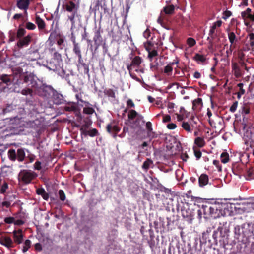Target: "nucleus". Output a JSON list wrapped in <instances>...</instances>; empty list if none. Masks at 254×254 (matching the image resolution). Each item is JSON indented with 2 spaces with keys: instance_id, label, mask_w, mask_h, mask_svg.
I'll return each mask as SVG.
<instances>
[{
  "instance_id": "obj_1",
  "label": "nucleus",
  "mask_w": 254,
  "mask_h": 254,
  "mask_svg": "<svg viewBox=\"0 0 254 254\" xmlns=\"http://www.w3.org/2000/svg\"><path fill=\"white\" fill-rule=\"evenodd\" d=\"M37 174L30 170H22L18 174V180L24 184H30L32 180L36 178Z\"/></svg>"
},
{
  "instance_id": "obj_2",
  "label": "nucleus",
  "mask_w": 254,
  "mask_h": 254,
  "mask_svg": "<svg viewBox=\"0 0 254 254\" xmlns=\"http://www.w3.org/2000/svg\"><path fill=\"white\" fill-rule=\"evenodd\" d=\"M12 74L11 76L12 77V82L15 86L14 90L15 92H19V90H17L16 86H19L22 83V76L24 74L23 69L20 67H15L12 68Z\"/></svg>"
},
{
  "instance_id": "obj_3",
  "label": "nucleus",
  "mask_w": 254,
  "mask_h": 254,
  "mask_svg": "<svg viewBox=\"0 0 254 254\" xmlns=\"http://www.w3.org/2000/svg\"><path fill=\"white\" fill-rule=\"evenodd\" d=\"M8 157L12 161L17 160L19 162H22L25 158V153L23 148H18L16 152L14 149H10L8 151Z\"/></svg>"
},
{
  "instance_id": "obj_4",
  "label": "nucleus",
  "mask_w": 254,
  "mask_h": 254,
  "mask_svg": "<svg viewBox=\"0 0 254 254\" xmlns=\"http://www.w3.org/2000/svg\"><path fill=\"white\" fill-rule=\"evenodd\" d=\"M181 214L183 218L188 221H191L194 219V212L192 209H190L187 204H183L181 208Z\"/></svg>"
},
{
  "instance_id": "obj_5",
  "label": "nucleus",
  "mask_w": 254,
  "mask_h": 254,
  "mask_svg": "<svg viewBox=\"0 0 254 254\" xmlns=\"http://www.w3.org/2000/svg\"><path fill=\"white\" fill-rule=\"evenodd\" d=\"M120 127L117 125L115 121H113L106 126V130L109 133H113L114 138H116L117 134L120 131Z\"/></svg>"
},
{
  "instance_id": "obj_6",
  "label": "nucleus",
  "mask_w": 254,
  "mask_h": 254,
  "mask_svg": "<svg viewBox=\"0 0 254 254\" xmlns=\"http://www.w3.org/2000/svg\"><path fill=\"white\" fill-rule=\"evenodd\" d=\"M92 123V122L91 119L89 117H87L80 122V125L76 126L77 127H80L79 129L81 135L87 130V129L90 127Z\"/></svg>"
},
{
  "instance_id": "obj_7",
  "label": "nucleus",
  "mask_w": 254,
  "mask_h": 254,
  "mask_svg": "<svg viewBox=\"0 0 254 254\" xmlns=\"http://www.w3.org/2000/svg\"><path fill=\"white\" fill-rule=\"evenodd\" d=\"M142 62V59L140 57L136 56L132 60L130 64H128L127 65V70L129 71V74L131 77H133L131 73L133 67H138Z\"/></svg>"
},
{
  "instance_id": "obj_8",
  "label": "nucleus",
  "mask_w": 254,
  "mask_h": 254,
  "mask_svg": "<svg viewBox=\"0 0 254 254\" xmlns=\"http://www.w3.org/2000/svg\"><path fill=\"white\" fill-rule=\"evenodd\" d=\"M32 35L28 34L27 36L19 38L16 45L19 48H22L24 47L28 46L31 43L32 40Z\"/></svg>"
},
{
  "instance_id": "obj_9",
  "label": "nucleus",
  "mask_w": 254,
  "mask_h": 254,
  "mask_svg": "<svg viewBox=\"0 0 254 254\" xmlns=\"http://www.w3.org/2000/svg\"><path fill=\"white\" fill-rule=\"evenodd\" d=\"M231 67L232 72L236 78H239L243 76L244 71L241 68L239 64L236 62H232Z\"/></svg>"
},
{
  "instance_id": "obj_10",
  "label": "nucleus",
  "mask_w": 254,
  "mask_h": 254,
  "mask_svg": "<svg viewBox=\"0 0 254 254\" xmlns=\"http://www.w3.org/2000/svg\"><path fill=\"white\" fill-rule=\"evenodd\" d=\"M16 196L14 194H5L3 201L1 203V207L8 208L11 206V203L15 199Z\"/></svg>"
},
{
  "instance_id": "obj_11",
  "label": "nucleus",
  "mask_w": 254,
  "mask_h": 254,
  "mask_svg": "<svg viewBox=\"0 0 254 254\" xmlns=\"http://www.w3.org/2000/svg\"><path fill=\"white\" fill-rule=\"evenodd\" d=\"M93 41L95 45L94 53H95L102 42V38L101 35L100 29L96 30L94 32Z\"/></svg>"
},
{
  "instance_id": "obj_12",
  "label": "nucleus",
  "mask_w": 254,
  "mask_h": 254,
  "mask_svg": "<svg viewBox=\"0 0 254 254\" xmlns=\"http://www.w3.org/2000/svg\"><path fill=\"white\" fill-rule=\"evenodd\" d=\"M64 7L65 10L70 13L74 12H78V6L76 5L75 3L72 1H69L66 2Z\"/></svg>"
},
{
  "instance_id": "obj_13",
  "label": "nucleus",
  "mask_w": 254,
  "mask_h": 254,
  "mask_svg": "<svg viewBox=\"0 0 254 254\" xmlns=\"http://www.w3.org/2000/svg\"><path fill=\"white\" fill-rule=\"evenodd\" d=\"M80 15L76 12L69 14L67 15L68 19L70 21L71 24V29H75L76 28L77 21L78 20H80Z\"/></svg>"
},
{
  "instance_id": "obj_14",
  "label": "nucleus",
  "mask_w": 254,
  "mask_h": 254,
  "mask_svg": "<svg viewBox=\"0 0 254 254\" xmlns=\"http://www.w3.org/2000/svg\"><path fill=\"white\" fill-rule=\"evenodd\" d=\"M28 83V84L31 85L32 87L35 86L36 84V81L35 80L34 75L32 74H25L24 73L23 76H22V83Z\"/></svg>"
},
{
  "instance_id": "obj_15",
  "label": "nucleus",
  "mask_w": 254,
  "mask_h": 254,
  "mask_svg": "<svg viewBox=\"0 0 254 254\" xmlns=\"http://www.w3.org/2000/svg\"><path fill=\"white\" fill-rule=\"evenodd\" d=\"M24 126L27 128H31L34 129H37L41 127V123L40 120L36 119L33 121L25 122Z\"/></svg>"
},
{
  "instance_id": "obj_16",
  "label": "nucleus",
  "mask_w": 254,
  "mask_h": 254,
  "mask_svg": "<svg viewBox=\"0 0 254 254\" xmlns=\"http://www.w3.org/2000/svg\"><path fill=\"white\" fill-rule=\"evenodd\" d=\"M30 0H17V6L20 9L24 10V13L27 15V10L28 9Z\"/></svg>"
},
{
  "instance_id": "obj_17",
  "label": "nucleus",
  "mask_w": 254,
  "mask_h": 254,
  "mask_svg": "<svg viewBox=\"0 0 254 254\" xmlns=\"http://www.w3.org/2000/svg\"><path fill=\"white\" fill-rule=\"evenodd\" d=\"M53 103L57 105H60L64 103L65 100L61 94L55 92L53 94Z\"/></svg>"
},
{
  "instance_id": "obj_18",
  "label": "nucleus",
  "mask_w": 254,
  "mask_h": 254,
  "mask_svg": "<svg viewBox=\"0 0 254 254\" xmlns=\"http://www.w3.org/2000/svg\"><path fill=\"white\" fill-rule=\"evenodd\" d=\"M13 238L14 242L17 244H19L21 243L23 239V235L22 234V230L19 229L18 231H14Z\"/></svg>"
},
{
  "instance_id": "obj_19",
  "label": "nucleus",
  "mask_w": 254,
  "mask_h": 254,
  "mask_svg": "<svg viewBox=\"0 0 254 254\" xmlns=\"http://www.w3.org/2000/svg\"><path fill=\"white\" fill-rule=\"evenodd\" d=\"M198 206L201 208L203 211V217L204 218H208L209 215H210L209 210H211V204L205 203V204H202V205H199Z\"/></svg>"
},
{
  "instance_id": "obj_20",
  "label": "nucleus",
  "mask_w": 254,
  "mask_h": 254,
  "mask_svg": "<svg viewBox=\"0 0 254 254\" xmlns=\"http://www.w3.org/2000/svg\"><path fill=\"white\" fill-rule=\"evenodd\" d=\"M73 51L77 56L78 59L82 58L81 48L80 44L77 43L74 39L73 40Z\"/></svg>"
},
{
  "instance_id": "obj_21",
  "label": "nucleus",
  "mask_w": 254,
  "mask_h": 254,
  "mask_svg": "<svg viewBox=\"0 0 254 254\" xmlns=\"http://www.w3.org/2000/svg\"><path fill=\"white\" fill-rule=\"evenodd\" d=\"M242 230V237H249L252 235V231L250 229V226L249 225L243 224L241 226Z\"/></svg>"
},
{
  "instance_id": "obj_22",
  "label": "nucleus",
  "mask_w": 254,
  "mask_h": 254,
  "mask_svg": "<svg viewBox=\"0 0 254 254\" xmlns=\"http://www.w3.org/2000/svg\"><path fill=\"white\" fill-rule=\"evenodd\" d=\"M0 243L6 247L10 248L14 247L13 242L12 239L9 237L2 238L0 240Z\"/></svg>"
},
{
  "instance_id": "obj_23",
  "label": "nucleus",
  "mask_w": 254,
  "mask_h": 254,
  "mask_svg": "<svg viewBox=\"0 0 254 254\" xmlns=\"http://www.w3.org/2000/svg\"><path fill=\"white\" fill-rule=\"evenodd\" d=\"M203 106L202 100L200 98H198L193 101L192 108L194 111H199Z\"/></svg>"
},
{
  "instance_id": "obj_24",
  "label": "nucleus",
  "mask_w": 254,
  "mask_h": 254,
  "mask_svg": "<svg viewBox=\"0 0 254 254\" xmlns=\"http://www.w3.org/2000/svg\"><path fill=\"white\" fill-rule=\"evenodd\" d=\"M78 62L79 64L78 67L83 68L84 74L89 76V65L84 62L82 58L78 59Z\"/></svg>"
},
{
  "instance_id": "obj_25",
  "label": "nucleus",
  "mask_w": 254,
  "mask_h": 254,
  "mask_svg": "<svg viewBox=\"0 0 254 254\" xmlns=\"http://www.w3.org/2000/svg\"><path fill=\"white\" fill-rule=\"evenodd\" d=\"M9 188L8 183L0 177V193L4 194Z\"/></svg>"
},
{
  "instance_id": "obj_26",
  "label": "nucleus",
  "mask_w": 254,
  "mask_h": 254,
  "mask_svg": "<svg viewBox=\"0 0 254 254\" xmlns=\"http://www.w3.org/2000/svg\"><path fill=\"white\" fill-rule=\"evenodd\" d=\"M250 107L248 103H244L241 107L240 112L243 117V121L245 122V119L246 118V115L250 113Z\"/></svg>"
},
{
  "instance_id": "obj_27",
  "label": "nucleus",
  "mask_w": 254,
  "mask_h": 254,
  "mask_svg": "<svg viewBox=\"0 0 254 254\" xmlns=\"http://www.w3.org/2000/svg\"><path fill=\"white\" fill-rule=\"evenodd\" d=\"M209 181L208 176L206 174H202L199 177V185L201 187L206 186Z\"/></svg>"
},
{
  "instance_id": "obj_28",
  "label": "nucleus",
  "mask_w": 254,
  "mask_h": 254,
  "mask_svg": "<svg viewBox=\"0 0 254 254\" xmlns=\"http://www.w3.org/2000/svg\"><path fill=\"white\" fill-rule=\"evenodd\" d=\"M35 22L37 24L40 31L45 29L46 24L45 21L39 15H36L35 17Z\"/></svg>"
},
{
  "instance_id": "obj_29",
  "label": "nucleus",
  "mask_w": 254,
  "mask_h": 254,
  "mask_svg": "<svg viewBox=\"0 0 254 254\" xmlns=\"http://www.w3.org/2000/svg\"><path fill=\"white\" fill-rule=\"evenodd\" d=\"M36 192L38 195H41L45 200H48L49 198V194L45 191L44 188H37L36 190Z\"/></svg>"
},
{
  "instance_id": "obj_30",
  "label": "nucleus",
  "mask_w": 254,
  "mask_h": 254,
  "mask_svg": "<svg viewBox=\"0 0 254 254\" xmlns=\"http://www.w3.org/2000/svg\"><path fill=\"white\" fill-rule=\"evenodd\" d=\"M11 75H8L7 74H2L0 76V80L2 81V83L3 84H6V85L9 86L11 84L12 82V80L11 78Z\"/></svg>"
},
{
  "instance_id": "obj_31",
  "label": "nucleus",
  "mask_w": 254,
  "mask_h": 254,
  "mask_svg": "<svg viewBox=\"0 0 254 254\" xmlns=\"http://www.w3.org/2000/svg\"><path fill=\"white\" fill-rule=\"evenodd\" d=\"M193 59L198 64H203L206 61V56L199 53H196Z\"/></svg>"
},
{
  "instance_id": "obj_32",
  "label": "nucleus",
  "mask_w": 254,
  "mask_h": 254,
  "mask_svg": "<svg viewBox=\"0 0 254 254\" xmlns=\"http://www.w3.org/2000/svg\"><path fill=\"white\" fill-rule=\"evenodd\" d=\"M228 237L227 235H220L218 243L222 248H225L226 246L228 244Z\"/></svg>"
},
{
  "instance_id": "obj_33",
  "label": "nucleus",
  "mask_w": 254,
  "mask_h": 254,
  "mask_svg": "<svg viewBox=\"0 0 254 254\" xmlns=\"http://www.w3.org/2000/svg\"><path fill=\"white\" fill-rule=\"evenodd\" d=\"M16 106L13 104H8L2 110V113L6 114L13 112L15 109Z\"/></svg>"
},
{
  "instance_id": "obj_34",
  "label": "nucleus",
  "mask_w": 254,
  "mask_h": 254,
  "mask_svg": "<svg viewBox=\"0 0 254 254\" xmlns=\"http://www.w3.org/2000/svg\"><path fill=\"white\" fill-rule=\"evenodd\" d=\"M194 144L198 147H203L205 145L204 138L200 137H196L194 140Z\"/></svg>"
},
{
  "instance_id": "obj_35",
  "label": "nucleus",
  "mask_w": 254,
  "mask_h": 254,
  "mask_svg": "<svg viewBox=\"0 0 254 254\" xmlns=\"http://www.w3.org/2000/svg\"><path fill=\"white\" fill-rule=\"evenodd\" d=\"M98 134V131L96 128H93L89 130H87L85 132H84L82 135L84 136L89 135L90 137H95Z\"/></svg>"
},
{
  "instance_id": "obj_36",
  "label": "nucleus",
  "mask_w": 254,
  "mask_h": 254,
  "mask_svg": "<svg viewBox=\"0 0 254 254\" xmlns=\"http://www.w3.org/2000/svg\"><path fill=\"white\" fill-rule=\"evenodd\" d=\"M252 14V9L250 8H247L245 11L241 12V16L244 19H249Z\"/></svg>"
},
{
  "instance_id": "obj_37",
  "label": "nucleus",
  "mask_w": 254,
  "mask_h": 254,
  "mask_svg": "<svg viewBox=\"0 0 254 254\" xmlns=\"http://www.w3.org/2000/svg\"><path fill=\"white\" fill-rule=\"evenodd\" d=\"M182 127L188 132H191L193 130V127L186 122H183L181 125Z\"/></svg>"
},
{
  "instance_id": "obj_38",
  "label": "nucleus",
  "mask_w": 254,
  "mask_h": 254,
  "mask_svg": "<svg viewBox=\"0 0 254 254\" xmlns=\"http://www.w3.org/2000/svg\"><path fill=\"white\" fill-rule=\"evenodd\" d=\"M178 63V61L176 62H171L169 63L167 65H166L164 68V72L167 74H169L171 73L173 71L172 65L174 64H177Z\"/></svg>"
},
{
  "instance_id": "obj_39",
  "label": "nucleus",
  "mask_w": 254,
  "mask_h": 254,
  "mask_svg": "<svg viewBox=\"0 0 254 254\" xmlns=\"http://www.w3.org/2000/svg\"><path fill=\"white\" fill-rule=\"evenodd\" d=\"M244 84L240 83L237 84V87L239 88V91L237 93V98L240 99L241 96L244 95L245 93V90L243 88Z\"/></svg>"
},
{
  "instance_id": "obj_40",
  "label": "nucleus",
  "mask_w": 254,
  "mask_h": 254,
  "mask_svg": "<svg viewBox=\"0 0 254 254\" xmlns=\"http://www.w3.org/2000/svg\"><path fill=\"white\" fill-rule=\"evenodd\" d=\"M223 228L222 227H219L217 230L214 231L212 235V237L214 239V242L216 245L218 244V231H220L221 234H222V231Z\"/></svg>"
},
{
  "instance_id": "obj_41",
  "label": "nucleus",
  "mask_w": 254,
  "mask_h": 254,
  "mask_svg": "<svg viewBox=\"0 0 254 254\" xmlns=\"http://www.w3.org/2000/svg\"><path fill=\"white\" fill-rule=\"evenodd\" d=\"M228 39L229 40L232 44V45H233V44L237 41V40L236 39V36L235 35V34L233 32H230L228 34Z\"/></svg>"
},
{
  "instance_id": "obj_42",
  "label": "nucleus",
  "mask_w": 254,
  "mask_h": 254,
  "mask_svg": "<svg viewBox=\"0 0 254 254\" xmlns=\"http://www.w3.org/2000/svg\"><path fill=\"white\" fill-rule=\"evenodd\" d=\"M221 161L223 163H226L229 161V156L227 152H224L220 155Z\"/></svg>"
},
{
  "instance_id": "obj_43",
  "label": "nucleus",
  "mask_w": 254,
  "mask_h": 254,
  "mask_svg": "<svg viewBox=\"0 0 254 254\" xmlns=\"http://www.w3.org/2000/svg\"><path fill=\"white\" fill-rule=\"evenodd\" d=\"M175 7L173 5L167 6L164 8V11L165 14H172L174 12Z\"/></svg>"
},
{
  "instance_id": "obj_44",
  "label": "nucleus",
  "mask_w": 254,
  "mask_h": 254,
  "mask_svg": "<svg viewBox=\"0 0 254 254\" xmlns=\"http://www.w3.org/2000/svg\"><path fill=\"white\" fill-rule=\"evenodd\" d=\"M245 178L247 180H251L254 179V175L253 173V169L251 168L247 170L245 175Z\"/></svg>"
},
{
  "instance_id": "obj_45",
  "label": "nucleus",
  "mask_w": 254,
  "mask_h": 254,
  "mask_svg": "<svg viewBox=\"0 0 254 254\" xmlns=\"http://www.w3.org/2000/svg\"><path fill=\"white\" fill-rule=\"evenodd\" d=\"M26 33V30L24 28L21 27L20 26L16 33L17 38L19 39L23 37V36L25 35Z\"/></svg>"
},
{
  "instance_id": "obj_46",
  "label": "nucleus",
  "mask_w": 254,
  "mask_h": 254,
  "mask_svg": "<svg viewBox=\"0 0 254 254\" xmlns=\"http://www.w3.org/2000/svg\"><path fill=\"white\" fill-rule=\"evenodd\" d=\"M158 55V51L155 48L153 49H152L150 51H149L148 54V58L150 61L152 60L153 57L157 56Z\"/></svg>"
},
{
  "instance_id": "obj_47",
  "label": "nucleus",
  "mask_w": 254,
  "mask_h": 254,
  "mask_svg": "<svg viewBox=\"0 0 254 254\" xmlns=\"http://www.w3.org/2000/svg\"><path fill=\"white\" fill-rule=\"evenodd\" d=\"M217 34L216 33H214V35H210L209 37L207 38V40H209V44H210V46L209 47V49H210L213 45V43H215V40L217 38Z\"/></svg>"
},
{
  "instance_id": "obj_48",
  "label": "nucleus",
  "mask_w": 254,
  "mask_h": 254,
  "mask_svg": "<svg viewBox=\"0 0 254 254\" xmlns=\"http://www.w3.org/2000/svg\"><path fill=\"white\" fill-rule=\"evenodd\" d=\"M104 92L105 95L109 97H111L114 99H115L116 97L115 93L114 91V90L112 89H105L104 90Z\"/></svg>"
},
{
  "instance_id": "obj_49",
  "label": "nucleus",
  "mask_w": 254,
  "mask_h": 254,
  "mask_svg": "<svg viewBox=\"0 0 254 254\" xmlns=\"http://www.w3.org/2000/svg\"><path fill=\"white\" fill-rule=\"evenodd\" d=\"M153 163V161L151 159L147 158L145 161L142 166V168L145 170H148L150 167V166Z\"/></svg>"
},
{
  "instance_id": "obj_50",
  "label": "nucleus",
  "mask_w": 254,
  "mask_h": 254,
  "mask_svg": "<svg viewBox=\"0 0 254 254\" xmlns=\"http://www.w3.org/2000/svg\"><path fill=\"white\" fill-rule=\"evenodd\" d=\"M58 74L61 77L65 78L67 81H68V83H69L70 75L69 74H66V72L64 70L62 69L61 71L59 72Z\"/></svg>"
},
{
  "instance_id": "obj_51",
  "label": "nucleus",
  "mask_w": 254,
  "mask_h": 254,
  "mask_svg": "<svg viewBox=\"0 0 254 254\" xmlns=\"http://www.w3.org/2000/svg\"><path fill=\"white\" fill-rule=\"evenodd\" d=\"M31 242L30 240L27 239L26 240L23 245L22 248V252L23 253L26 252L28 249L31 247Z\"/></svg>"
},
{
  "instance_id": "obj_52",
  "label": "nucleus",
  "mask_w": 254,
  "mask_h": 254,
  "mask_svg": "<svg viewBox=\"0 0 254 254\" xmlns=\"http://www.w3.org/2000/svg\"><path fill=\"white\" fill-rule=\"evenodd\" d=\"M211 210L210 211V215L209 217H211L214 218H216L218 217V215H216V213L217 211V209L216 208L215 206H213L211 205Z\"/></svg>"
},
{
  "instance_id": "obj_53",
  "label": "nucleus",
  "mask_w": 254,
  "mask_h": 254,
  "mask_svg": "<svg viewBox=\"0 0 254 254\" xmlns=\"http://www.w3.org/2000/svg\"><path fill=\"white\" fill-rule=\"evenodd\" d=\"M83 112L84 114L87 115H91L95 112V110L90 107H85L83 109Z\"/></svg>"
},
{
  "instance_id": "obj_54",
  "label": "nucleus",
  "mask_w": 254,
  "mask_h": 254,
  "mask_svg": "<svg viewBox=\"0 0 254 254\" xmlns=\"http://www.w3.org/2000/svg\"><path fill=\"white\" fill-rule=\"evenodd\" d=\"M8 42H12L15 40L16 37V33L12 31H9L8 32Z\"/></svg>"
},
{
  "instance_id": "obj_55",
  "label": "nucleus",
  "mask_w": 254,
  "mask_h": 254,
  "mask_svg": "<svg viewBox=\"0 0 254 254\" xmlns=\"http://www.w3.org/2000/svg\"><path fill=\"white\" fill-rule=\"evenodd\" d=\"M33 92V90L30 88H29L23 89L21 91V93L23 95L26 96V95H29L30 96H32Z\"/></svg>"
},
{
  "instance_id": "obj_56",
  "label": "nucleus",
  "mask_w": 254,
  "mask_h": 254,
  "mask_svg": "<svg viewBox=\"0 0 254 254\" xmlns=\"http://www.w3.org/2000/svg\"><path fill=\"white\" fill-rule=\"evenodd\" d=\"M138 113L134 110H130L128 113V118L132 120L137 116Z\"/></svg>"
},
{
  "instance_id": "obj_57",
  "label": "nucleus",
  "mask_w": 254,
  "mask_h": 254,
  "mask_svg": "<svg viewBox=\"0 0 254 254\" xmlns=\"http://www.w3.org/2000/svg\"><path fill=\"white\" fill-rule=\"evenodd\" d=\"M193 150L194 155H195V157L196 158V159L197 160L201 158V155H202V153H201V151L199 149H197L195 146H193Z\"/></svg>"
},
{
  "instance_id": "obj_58",
  "label": "nucleus",
  "mask_w": 254,
  "mask_h": 254,
  "mask_svg": "<svg viewBox=\"0 0 254 254\" xmlns=\"http://www.w3.org/2000/svg\"><path fill=\"white\" fill-rule=\"evenodd\" d=\"M146 128L147 129V135L150 136L151 131L153 130L152 123L150 122H146Z\"/></svg>"
},
{
  "instance_id": "obj_59",
  "label": "nucleus",
  "mask_w": 254,
  "mask_h": 254,
  "mask_svg": "<svg viewBox=\"0 0 254 254\" xmlns=\"http://www.w3.org/2000/svg\"><path fill=\"white\" fill-rule=\"evenodd\" d=\"M25 27L27 29L29 30H35L36 28L35 24L30 22H26L25 23Z\"/></svg>"
},
{
  "instance_id": "obj_60",
  "label": "nucleus",
  "mask_w": 254,
  "mask_h": 254,
  "mask_svg": "<svg viewBox=\"0 0 254 254\" xmlns=\"http://www.w3.org/2000/svg\"><path fill=\"white\" fill-rule=\"evenodd\" d=\"M187 43L189 47H191L194 46L196 44V41L194 39L190 37L187 40Z\"/></svg>"
},
{
  "instance_id": "obj_61",
  "label": "nucleus",
  "mask_w": 254,
  "mask_h": 254,
  "mask_svg": "<svg viewBox=\"0 0 254 254\" xmlns=\"http://www.w3.org/2000/svg\"><path fill=\"white\" fill-rule=\"evenodd\" d=\"M58 194L59 198L61 201H64L65 200L66 196L63 190H60L58 191Z\"/></svg>"
},
{
  "instance_id": "obj_62",
  "label": "nucleus",
  "mask_w": 254,
  "mask_h": 254,
  "mask_svg": "<svg viewBox=\"0 0 254 254\" xmlns=\"http://www.w3.org/2000/svg\"><path fill=\"white\" fill-rule=\"evenodd\" d=\"M155 47L154 46V44L150 41L147 42V45H145V49L149 53L152 49H154Z\"/></svg>"
},
{
  "instance_id": "obj_63",
  "label": "nucleus",
  "mask_w": 254,
  "mask_h": 254,
  "mask_svg": "<svg viewBox=\"0 0 254 254\" xmlns=\"http://www.w3.org/2000/svg\"><path fill=\"white\" fill-rule=\"evenodd\" d=\"M238 101H236L234 102H233V104L231 105V106L230 108L229 111L232 113H234L237 109V108L238 107Z\"/></svg>"
},
{
  "instance_id": "obj_64",
  "label": "nucleus",
  "mask_w": 254,
  "mask_h": 254,
  "mask_svg": "<svg viewBox=\"0 0 254 254\" xmlns=\"http://www.w3.org/2000/svg\"><path fill=\"white\" fill-rule=\"evenodd\" d=\"M237 63L239 64L242 69L244 68L247 71H249V68L247 66L246 64L245 63L244 61H239V63Z\"/></svg>"
}]
</instances>
